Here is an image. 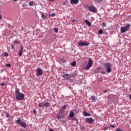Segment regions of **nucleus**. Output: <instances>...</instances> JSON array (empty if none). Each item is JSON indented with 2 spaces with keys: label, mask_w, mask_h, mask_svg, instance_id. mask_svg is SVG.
Returning a JSON list of instances; mask_svg holds the SVG:
<instances>
[{
  "label": "nucleus",
  "mask_w": 131,
  "mask_h": 131,
  "mask_svg": "<svg viewBox=\"0 0 131 131\" xmlns=\"http://www.w3.org/2000/svg\"><path fill=\"white\" fill-rule=\"evenodd\" d=\"M130 28V24H128L127 25H126L124 27H121L120 31L121 33H124L125 32H126V31H128Z\"/></svg>",
  "instance_id": "f257e3e1"
},
{
  "label": "nucleus",
  "mask_w": 131,
  "mask_h": 131,
  "mask_svg": "<svg viewBox=\"0 0 131 131\" xmlns=\"http://www.w3.org/2000/svg\"><path fill=\"white\" fill-rule=\"evenodd\" d=\"M16 122L17 124H19L21 127H24V128H26V127L27 126L26 125V122H22L21 118H18L16 121Z\"/></svg>",
  "instance_id": "f03ea898"
},
{
  "label": "nucleus",
  "mask_w": 131,
  "mask_h": 131,
  "mask_svg": "<svg viewBox=\"0 0 131 131\" xmlns=\"http://www.w3.org/2000/svg\"><path fill=\"white\" fill-rule=\"evenodd\" d=\"M103 66L106 68V72H107L108 73L111 72L112 69H111V63H110V62H106Z\"/></svg>",
  "instance_id": "7ed1b4c3"
},
{
  "label": "nucleus",
  "mask_w": 131,
  "mask_h": 131,
  "mask_svg": "<svg viewBox=\"0 0 131 131\" xmlns=\"http://www.w3.org/2000/svg\"><path fill=\"white\" fill-rule=\"evenodd\" d=\"M93 66V59L89 58L87 65L85 67V70H89Z\"/></svg>",
  "instance_id": "20e7f679"
},
{
  "label": "nucleus",
  "mask_w": 131,
  "mask_h": 131,
  "mask_svg": "<svg viewBox=\"0 0 131 131\" xmlns=\"http://www.w3.org/2000/svg\"><path fill=\"white\" fill-rule=\"evenodd\" d=\"M79 47H89L90 46V42H88L86 41L83 42L82 40H80L78 42Z\"/></svg>",
  "instance_id": "39448f33"
},
{
  "label": "nucleus",
  "mask_w": 131,
  "mask_h": 131,
  "mask_svg": "<svg viewBox=\"0 0 131 131\" xmlns=\"http://www.w3.org/2000/svg\"><path fill=\"white\" fill-rule=\"evenodd\" d=\"M25 97L23 93H19L16 95L15 99L18 100H22L24 99Z\"/></svg>",
  "instance_id": "423d86ee"
},
{
  "label": "nucleus",
  "mask_w": 131,
  "mask_h": 131,
  "mask_svg": "<svg viewBox=\"0 0 131 131\" xmlns=\"http://www.w3.org/2000/svg\"><path fill=\"white\" fill-rule=\"evenodd\" d=\"M36 72L37 77H38V76H41V75L42 74V70L40 68H38L36 70Z\"/></svg>",
  "instance_id": "0eeeda50"
},
{
  "label": "nucleus",
  "mask_w": 131,
  "mask_h": 131,
  "mask_svg": "<svg viewBox=\"0 0 131 131\" xmlns=\"http://www.w3.org/2000/svg\"><path fill=\"white\" fill-rule=\"evenodd\" d=\"M85 121L88 122V123H89L90 124H91L92 123H94V119L93 118H86L85 119Z\"/></svg>",
  "instance_id": "6e6552de"
},
{
  "label": "nucleus",
  "mask_w": 131,
  "mask_h": 131,
  "mask_svg": "<svg viewBox=\"0 0 131 131\" xmlns=\"http://www.w3.org/2000/svg\"><path fill=\"white\" fill-rule=\"evenodd\" d=\"M89 10L91 12H93V13H96L97 12V8H96V7H95L94 6L89 7Z\"/></svg>",
  "instance_id": "1a4fd4ad"
},
{
  "label": "nucleus",
  "mask_w": 131,
  "mask_h": 131,
  "mask_svg": "<svg viewBox=\"0 0 131 131\" xmlns=\"http://www.w3.org/2000/svg\"><path fill=\"white\" fill-rule=\"evenodd\" d=\"M43 107H46V108H49V107L51 106V104H50L48 101H45L43 102Z\"/></svg>",
  "instance_id": "9d476101"
},
{
  "label": "nucleus",
  "mask_w": 131,
  "mask_h": 131,
  "mask_svg": "<svg viewBox=\"0 0 131 131\" xmlns=\"http://www.w3.org/2000/svg\"><path fill=\"white\" fill-rule=\"evenodd\" d=\"M62 77H63L64 79H69V78H70V75L68 74H63Z\"/></svg>",
  "instance_id": "9b49d317"
},
{
  "label": "nucleus",
  "mask_w": 131,
  "mask_h": 131,
  "mask_svg": "<svg viewBox=\"0 0 131 131\" xmlns=\"http://www.w3.org/2000/svg\"><path fill=\"white\" fill-rule=\"evenodd\" d=\"M67 108V105L65 104L63 106H61L60 108L59 109L60 112H64V111L65 109Z\"/></svg>",
  "instance_id": "f8f14e48"
},
{
  "label": "nucleus",
  "mask_w": 131,
  "mask_h": 131,
  "mask_svg": "<svg viewBox=\"0 0 131 131\" xmlns=\"http://www.w3.org/2000/svg\"><path fill=\"white\" fill-rule=\"evenodd\" d=\"M75 114H74V113L73 111H71L69 114V117L70 118H73V117H74Z\"/></svg>",
  "instance_id": "ddd939ff"
},
{
  "label": "nucleus",
  "mask_w": 131,
  "mask_h": 131,
  "mask_svg": "<svg viewBox=\"0 0 131 131\" xmlns=\"http://www.w3.org/2000/svg\"><path fill=\"white\" fill-rule=\"evenodd\" d=\"M19 52L18 53V55L21 57V56H22V53H23V46H21L20 47V49H19Z\"/></svg>",
  "instance_id": "4468645a"
},
{
  "label": "nucleus",
  "mask_w": 131,
  "mask_h": 131,
  "mask_svg": "<svg viewBox=\"0 0 131 131\" xmlns=\"http://www.w3.org/2000/svg\"><path fill=\"white\" fill-rule=\"evenodd\" d=\"M70 3L71 5H76V4L78 3V0H71Z\"/></svg>",
  "instance_id": "2eb2a0df"
},
{
  "label": "nucleus",
  "mask_w": 131,
  "mask_h": 131,
  "mask_svg": "<svg viewBox=\"0 0 131 131\" xmlns=\"http://www.w3.org/2000/svg\"><path fill=\"white\" fill-rule=\"evenodd\" d=\"M100 70H101V68H98L96 69V70L94 71V73H95V74L97 73H99L100 72Z\"/></svg>",
  "instance_id": "dca6fc26"
},
{
  "label": "nucleus",
  "mask_w": 131,
  "mask_h": 131,
  "mask_svg": "<svg viewBox=\"0 0 131 131\" xmlns=\"http://www.w3.org/2000/svg\"><path fill=\"white\" fill-rule=\"evenodd\" d=\"M75 83H76V84H78V85H80V84H81V80L77 79L75 80Z\"/></svg>",
  "instance_id": "f3484780"
},
{
  "label": "nucleus",
  "mask_w": 131,
  "mask_h": 131,
  "mask_svg": "<svg viewBox=\"0 0 131 131\" xmlns=\"http://www.w3.org/2000/svg\"><path fill=\"white\" fill-rule=\"evenodd\" d=\"M41 18L42 19H43V20H47V19H48V17H47V16H46L43 13H41Z\"/></svg>",
  "instance_id": "a211bd4d"
},
{
  "label": "nucleus",
  "mask_w": 131,
  "mask_h": 131,
  "mask_svg": "<svg viewBox=\"0 0 131 131\" xmlns=\"http://www.w3.org/2000/svg\"><path fill=\"white\" fill-rule=\"evenodd\" d=\"M85 23H86V24L87 25H88L89 27L91 26L92 25L91 24V22H90L89 20H88L87 19H85L84 20Z\"/></svg>",
  "instance_id": "6ab92c4d"
},
{
  "label": "nucleus",
  "mask_w": 131,
  "mask_h": 131,
  "mask_svg": "<svg viewBox=\"0 0 131 131\" xmlns=\"http://www.w3.org/2000/svg\"><path fill=\"white\" fill-rule=\"evenodd\" d=\"M93 2L96 4H100V3H102V2H103V0H93Z\"/></svg>",
  "instance_id": "aec40b11"
},
{
  "label": "nucleus",
  "mask_w": 131,
  "mask_h": 131,
  "mask_svg": "<svg viewBox=\"0 0 131 131\" xmlns=\"http://www.w3.org/2000/svg\"><path fill=\"white\" fill-rule=\"evenodd\" d=\"M83 114L84 115V116H91V114L86 113L85 111L83 112Z\"/></svg>",
  "instance_id": "412c9836"
},
{
  "label": "nucleus",
  "mask_w": 131,
  "mask_h": 131,
  "mask_svg": "<svg viewBox=\"0 0 131 131\" xmlns=\"http://www.w3.org/2000/svg\"><path fill=\"white\" fill-rule=\"evenodd\" d=\"M56 117H57V119H58V120H59L63 118V116H61L60 115H57Z\"/></svg>",
  "instance_id": "4be33fe9"
},
{
  "label": "nucleus",
  "mask_w": 131,
  "mask_h": 131,
  "mask_svg": "<svg viewBox=\"0 0 131 131\" xmlns=\"http://www.w3.org/2000/svg\"><path fill=\"white\" fill-rule=\"evenodd\" d=\"M75 75H76V74H75V73H73L70 74V78H71V77H75Z\"/></svg>",
  "instance_id": "5701e85b"
},
{
  "label": "nucleus",
  "mask_w": 131,
  "mask_h": 131,
  "mask_svg": "<svg viewBox=\"0 0 131 131\" xmlns=\"http://www.w3.org/2000/svg\"><path fill=\"white\" fill-rule=\"evenodd\" d=\"M71 66H73V67H74L75 65H76V61H73L71 63Z\"/></svg>",
  "instance_id": "b1692460"
},
{
  "label": "nucleus",
  "mask_w": 131,
  "mask_h": 131,
  "mask_svg": "<svg viewBox=\"0 0 131 131\" xmlns=\"http://www.w3.org/2000/svg\"><path fill=\"white\" fill-rule=\"evenodd\" d=\"M15 94H16V95H18L19 94H21V93H20V90L17 89L15 90Z\"/></svg>",
  "instance_id": "393cba45"
},
{
  "label": "nucleus",
  "mask_w": 131,
  "mask_h": 131,
  "mask_svg": "<svg viewBox=\"0 0 131 131\" xmlns=\"http://www.w3.org/2000/svg\"><path fill=\"white\" fill-rule=\"evenodd\" d=\"M73 112H74V113H78V112H79V110L77 109H74L73 110Z\"/></svg>",
  "instance_id": "a878e982"
},
{
  "label": "nucleus",
  "mask_w": 131,
  "mask_h": 131,
  "mask_svg": "<svg viewBox=\"0 0 131 131\" xmlns=\"http://www.w3.org/2000/svg\"><path fill=\"white\" fill-rule=\"evenodd\" d=\"M103 30L100 29V30L98 31V34H103Z\"/></svg>",
  "instance_id": "bb28decb"
},
{
  "label": "nucleus",
  "mask_w": 131,
  "mask_h": 131,
  "mask_svg": "<svg viewBox=\"0 0 131 131\" xmlns=\"http://www.w3.org/2000/svg\"><path fill=\"white\" fill-rule=\"evenodd\" d=\"M38 106H39V107H40V108H42V107H43L44 106H43V103H39L38 105Z\"/></svg>",
  "instance_id": "cd10ccee"
},
{
  "label": "nucleus",
  "mask_w": 131,
  "mask_h": 131,
  "mask_svg": "<svg viewBox=\"0 0 131 131\" xmlns=\"http://www.w3.org/2000/svg\"><path fill=\"white\" fill-rule=\"evenodd\" d=\"M95 100H96V98H95V96H91V100H92V101L94 102V101H95Z\"/></svg>",
  "instance_id": "c85d7f7f"
},
{
  "label": "nucleus",
  "mask_w": 131,
  "mask_h": 131,
  "mask_svg": "<svg viewBox=\"0 0 131 131\" xmlns=\"http://www.w3.org/2000/svg\"><path fill=\"white\" fill-rule=\"evenodd\" d=\"M102 27H106L107 26V24L106 23H102Z\"/></svg>",
  "instance_id": "c756f323"
},
{
  "label": "nucleus",
  "mask_w": 131,
  "mask_h": 131,
  "mask_svg": "<svg viewBox=\"0 0 131 131\" xmlns=\"http://www.w3.org/2000/svg\"><path fill=\"white\" fill-rule=\"evenodd\" d=\"M6 116L7 118H10V115L7 112L6 113Z\"/></svg>",
  "instance_id": "7c9ffc66"
},
{
  "label": "nucleus",
  "mask_w": 131,
  "mask_h": 131,
  "mask_svg": "<svg viewBox=\"0 0 131 131\" xmlns=\"http://www.w3.org/2000/svg\"><path fill=\"white\" fill-rule=\"evenodd\" d=\"M8 56H9V53H8V52H5L4 53V56L5 57H8Z\"/></svg>",
  "instance_id": "2f4dec72"
},
{
  "label": "nucleus",
  "mask_w": 131,
  "mask_h": 131,
  "mask_svg": "<svg viewBox=\"0 0 131 131\" xmlns=\"http://www.w3.org/2000/svg\"><path fill=\"white\" fill-rule=\"evenodd\" d=\"M29 6H30V7H31L32 6H33V2H30L29 3Z\"/></svg>",
  "instance_id": "473e14b6"
},
{
  "label": "nucleus",
  "mask_w": 131,
  "mask_h": 131,
  "mask_svg": "<svg viewBox=\"0 0 131 131\" xmlns=\"http://www.w3.org/2000/svg\"><path fill=\"white\" fill-rule=\"evenodd\" d=\"M49 16H52V17H55V16H56V14L55 13H52L51 14H49Z\"/></svg>",
  "instance_id": "72a5a7b5"
},
{
  "label": "nucleus",
  "mask_w": 131,
  "mask_h": 131,
  "mask_svg": "<svg viewBox=\"0 0 131 131\" xmlns=\"http://www.w3.org/2000/svg\"><path fill=\"white\" fill-rule=\"evenodd\" d=\"M54 32H55V33H58V29L55 28H54Z\"/></svg>",
  "instance_id": "f704fd0d"
},
{
  "label": "nucleus",
  "mask_w": 131,
  "mask_h": 131,
  "mask_svg": "<svg viewBox=\"0 0 131 131\" xmlns=\"http://www.w3.org/2000/svg\"><path fill=\"white\" fill-rule=\"evenodd\" d=\"M6 67H11V64L10 63L6 64Z\"/></svg>",
  "instance_id": "c9c22d12"
},
{
  "label": "nucleus",
  "mask_w": 131,
  "mask_h": 131,
  "mask_svg": "<svg viewBox=\"0 0 131 131\" xmlns=\"http://www.w3.org/2000/svg\"><path fill=\"white\" fill-rule=\"evenodd\" d=\"M72 120H75V121H77V118H73Z\"/></svg>",
  "instance_id": "e433bc0d"
},
{
  "label": "nucleus",
  "mask_w": 131,
  "mask_h": 131,
  "mask_svg": "<svg viewBox=\"0 0 131 131\" xmlns=\"http://www.w3.org/2000/svg\"><path fill=\"white\" fill-rule=\"evenodd\" d=\"M110 126H111V127H113V128H115V126L114 125L111 124Z\"/></svg>",
  "instance_id": "4c0bfd02"
},
{
  "label": "nucleus",
  "mask_w": 131,
  "mask_h": 131,
  "mask_svg": "<svg viewBox=\"0 0 131 131\" xmlns=\"http://www.w3.org/2000/svg\"><path fill=\"white\" fill-rule=\"evenodd\" d=\"M14 43L17 44L19 43V42L18 41V40H15L14 41Z\"/></svg>",
  "instance_id": "58836bf2"
},
{
  "label": "nucleus",
  "mask_w": 131,
  "mask_h": 131,
  "mask_svg": "<svg viewBox=\"0 0 131 131\" xmlns=\"http://www.w3.org/2000/svg\"><path fill=\"white\" fill-rule=\"evenodd\" d=\"M5 83H2V84H0V85H1V86H5Z\"/></svg>",
  "instance_id": "ea45409f"
},
{
  "label": "nucleus",
  "mask_w": 131,
  "mask_h": 131,
  "mask_svg": "<svg viewBox=\"0 0 131 131\" xmlns=\"http://www.w3.org/2000/svg\"><path fill=\"white\" fill-rule=\"evenodd\" d=\"M83 126H80V129H81V130H82V129H83Z\"/></svg>",
  "instance_id": "a19ab883"
},
{
  "label": "nucleus",
  "mask_w": 131,
  "mask_h": 131,
  "mask_svg": "<svg viewBox=\"0 0 131 131\" xmlns=\"http://www.w3.org/2000/svg\"><path fill=\"white\" fill-rule=\"evenodd\" d=\"M107 128H108V127H104V130H107Z\"/></svg>",
  "instance_id": "79ce46f5"
},
{
  "label": "nucleus",
  "mask_w": 131,
  "mask_h": 131,
  "mask_svg": "<svg viewBox=\"0 0 131 131\" xmlns=\"http://www.w3.org/2000/svg\"><path fill=\"white\" fill-rule=\"evenodd\" d=\"M65 5H66V2H64V3H63V6H65Z\"/></svg>",
  "instance_id": "37998d69"
},
{
  "label": "nucleus",
  "mask_w": 131,
  "mask_h": 131,
  "mask_svg": "<svg viewBox=\"0 0 131 131\" xmlns=\"http://www.w3.org/2000/svg\"><path fill=\"white\" fill-rule=\"evenodd\" d=\"M11 48H12V50H14V46H13V45L11 46Z\"/></svg>",
  "instance_id": "c03bdc74"
},
{
  "label": "nucleus",
  "mask_w": 131,
  "mask_h": 131,
  "mask_svg": "<svg viewBox=\"0 0 131 131\" xmlns=\"http://www.w3.org/2000/svg\"><path fill=\"white\" fill-rule=\"evenodd\" d=\"M103 92H104V93H107V92H108V91L107 90H105Z\"/></svg>",
  "instance_id": "a18cd8bd"
},
{
  "label": "nucleus",
  "mask_w": 131,
  "mask_h": 131,
  "mask_svg": "<svg viewBox=\"0 0 131 131\" xmlns=\"http://www.w3.org/2000/svg\"><path fill=\"white\" fill-rule=\"evenodd\" d=\"M35 112H36L35 110H33V113H34V114H35Z\"/></svg>",
  "instance_id": "49530a36"
},
{
  "label": "nucleus",
  "mask_w": 131,
  "mask_h": 131,
  "mask_svg": "<svg viewBox=\"0 0 131 131\" xmlns=\"http://www.w3.org/2000/svg\"><path fill=\"white\" fill-rule=\"evenodd\" d=\"M20 131H25V130H24V129H22V128H21V129H20Z\"/></svg>",
  "instance_id": "de8ad7c7"
},
{
  "label": "nucleus",
  "mask_w": 131,
  "mask_h": 131,
  "mask_svg": "<svg viewBox=\"0 0 131 131\" xmlns=\"http://www.w3.org/2000/svg\"><path fill=\"white\" fill-rule=\"evenodd\" d=\"M13 2H15V3L18 1V0H12Z\"/></svg>",
  "instance_id": "09e8293b"
},
{
  "label": "nucleus",
  "mask_w": 131,
  "mask_h": 131,
  "mask_svg": "<svg viewBox=\"0 0 131 131\" xmlns=\"http://www.w3.org/2000/svg\"><path fill=\"white\" fill-rule=\"evenodd\" d=\"M50 2H55V0H50Z\"/></svg>",
  "instance_id": "8fccbe9b"
},
{
  "label": "nucleus",
  "mask_w": 131,
  "mask_h": 131,
  "mask_svg": "<svg viewBox=\"0 0 131 131\" xmlns=\"http://www.w3.org/2000/svg\"><path fill=\"white\" fill-rule=\"evenodd\" d=\"M101 73H102V74H104L105 73H106L105 72H101Z\"/></svg>",
  "instance_id": "3c124183"
},
{
  "label": "nucleus",
  "mask_w": 131,
  "mask_h": 131,
  "mask_svg": "<svg viewBox=\"0 0 131 131\" xmlns=\"http://www.w3.org/2000/svg\"><path fill=\"white\" fill-rule=\"evenodd\" d=\"M100 81H101V80L100 79L98 80V82H100Z\"/></svg>",
  "instance_id": "603ef678"
},
{
  "label": "nucleus",
  "mask_w": 131,
  "mask_h": 131,
  "mask_svg": "<svg viewBox=\"0 0 131 131\" xmlns=\"http://www.w3.org/2000/svg\"><path fill=\"white\" fill-rule=\"evenodd\" d=\"M2 19V15L0 14V20Z\"/></svg>",
  "instance_id": "864d4df0"
},
{
  "label": "nucleus",
  "mask_w": 131,
  "mask_h": 131,
  "mask_svg": "<svg viewBox=\"0 0 131 131\" xmlns=\"http://www.w3.org/2000/svg\"><path fill=\"white\" fill-rule=\"evenodd\" d=\"M0 6H2V3H0Z\"/></svg>",
  "instance_id": "5fc2aeb1"
},
{
  "label": "nucleus",
  "mask_w": 131,
  "mask_h": 131,
  "mask_svg": "<svg viewBox=\"0 0 131 131\" xmlns=\"http://www.w3.org/2000/svg\"><path fill=\"white\" fill-rule=\"evenodd\" d=\"M1 8H3V6L1 7Z\"/></svg>",
  "instance_id": "6e6d98bb"
},
{
  "label": "nucleus",
  "mask_w": 131,
  "mask_h": 131,
  "mask_svg": "<svg viewBox=\"0 0 131 131\" xmlns=\"http://www.w3.org/2000/svg\"><path fill=\"white\" fill-rule=\"evenodd\" d=\"M61 115H62V113H61Z\"/></svg>",
  "instance_id": "4d7b16f0"
},
{
  "label": "nucleus",
  "mask_w": 131,
  "mask_h": 131,
  "mask_svg": "<svg viewBox=\"0 0 131 131\" xmlns=\"http://www.w3.org/2000/svg\"><path fill=\"white\" fill-rule=\"evenodd\" d=\"M73 21H74V20H73Z\"/></svg>",
  "instance_id": "13d9d810"
}]
</instances>
